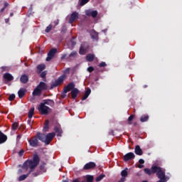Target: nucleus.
Returning a JSON list of instances; mask_svg holds the SVG:
<instances>
[{"instance_id":"1","label":"nucleus","mask_w":182,"mask_h":182,"mask_svg":"<svg viewBox=\"0 0 182 182\" xmlns=\"http://www.w3.org/2000/svg\"><path fill=\"white\" fill-rule=\"evenodd\" d=\"M39 161H41V158H39V155L38 154H34L33 156V159L26 160L23 165H19V167H21L23 170L25 171H28V168H30L29 173H32L33 168L39 164Z\"/></svg>"},{"instance_id":"2","label":"nucleus","mask_w":182,"mask_h":182,"mask_svg":"<svg viewBox=\"0 0 182 182\" xmlns=\"http://www.w3.org/2000/svg\"><path fill=\"white\" fill-rule=\"evenodd\" d=\"M151 170H152L153 174L156 173L158 178H167V177H166V169L158 166H153Z\"/></svg>"},{"instance_id":"3","label":"nucleus","mask_w":182,"mask_h":182,"mask_svg":"<svg viewBox=\"0 0 182 182\" xmlns=\"http://www.w3.org/2000/svg\"><path fill=\"white\" fill-rule=\"evenodd\" d=\"M65 79H66V75H63L60 76L57 80H55V82H53L50 85V90L52 89H55V87H58V86H60V85L63 84V82H65Z\"/></svg>"},{"instance_id":"4","label":"nucleus","mask_w":182,"mask_h":182,"mask_svg":"<svg viewBox=\"0 0 182 182\" xmlns=\"http://www.w3.org/2000/svg\"><path fill=\"white\" fill-rule=\"evenodd\" d=\"M89 50H90V46H89V43L86 42L82 43L79 49V54L86 55Z\"/></svg>"},{"instance_id":"5","label":"nucleus","mask_w":182,"mask_h":182,"mask_svg":"<svg viewBox=\"0 0 182 182\" xmlns=\"http://www.w3.org/2000/svg\"><path fill=\"white\" fill-rule=\"evenodd\" d=\"M49 107L44 105V104H40L38 110L41 114H48L49 113Z\"/></svg>"},{"instance_id":"6","label":"nucleus","mask_w":182,"mask_h":182,"mask_svg":"<svg viewBox=\"0 0 182 182\" xmlns=\"http://www.w3.org/2000/svg\"><path fill=\"white\" fill-rule=\"evenodd\" d=\"M58 52V49L56 48H52L48 53V57L46 58V60L47 62H49V60H52L53 59V57L55 55H56Z\"/></svg>"},{"instance_id":"7","label":"nucleus","mask_w":182,"mask_h":182,"mask_svg":"<svg viewBox=\"0 0 182 182\" xmlns=\"http://www.w3.org/2000/svg\"><path fill=\"white\" fill-rule=\"evenodd\" d=\"M56 136V134L55 132L48 133L47 135H46V144H49L51 141V140H53V137Z\"/></svg>"},{"instance_id":"8","label":"nucleus","mask_w":182,"mask_h":182,"mask_svg":"<svg viewBox=\"0 0 182 182\" xmlns=\"http://www.w3.org/2000/svg\"><path fill=\"white\" fill-rule=\"evenodd\" d=\"M136 157V155H134V154L133 152H129L126 154L124 156V161H129L130 160H134V158Z\"/></svg>"},{"instance_id":"9","label":"nucleus","mask_w":182,"mask_h":182,"mask_svg":"<svg viewBox=\"0 0 182 182\" xmlns=\"http://www.w3.org/2000/svg\"><path fill=\"white\" fill-rule=\"evenodd\" d=\"M77 19H79V13L75 11L70 16L69 23H73Z\"/></svg>"},{"instance_id":"10","label":"nucleus","mask_w":182,"mask_h":182,"mask_svg":"<svg viewBox=\"0 0 182 182\" xmlns=\"http://www.w3.org/2000/svg\"><path fill=\"white\" fill-rule=\"evenodd\" d=\"M90 34L92 39H93L94 41H96V42L99 41V33L96 32L95 29L90 30Z\"/></svg>"},{"instance_id":"11","label":"nucleus","mask_w":182,"mask_h":182,"mask_svg":"<svg viewBox=\"0 0 182 182\" xmlns=\"http://www.w3.org/2000/svg\"><path fill=\"white\" fill-rule=\"evenodd\" d=\"M73 89H76L75 87V83H73V82H69L64 89V93H68V92H70L73 90Z\"/></svg>"},{"instance_id":"12","label":"nucleus","mask_w":182,"mask_h":182,"mask_svg":"<svg viewBox=\"0 0 182 182\" xmlns=\"http://www.w3.org/2000/svg\"><path fill=\"white\" fill-rule=\"evenodd\" d=\"M95 167H96V163L89 162V163H87L84 166L83 169L84 170H92V168H95Z\"/></svg>"},{"instance_id":"13","label":"nucleus","mask_w":182,"mask_h":182,"mask_svg":"<svg viewBox=\"0 0 182 182\" xmlns=\"http://www.w3.org/2000/svg\"><path fill=\"white\" fill-rule=\"evenodd\" d=\"M3 77L6 82H12L14 80V75L9 73H4Z\"/></svg>"},{"instance_id":"14","label":"nucleus","mask_w":182,"mask_h":182,"mask_svg":"<svg viewBox=\"0 0 182 182\" xmlns=\"http://www.w3.org/2000/svg\"><path fill=\"white\" fill-rule=\"evenodd\" d=\"M20 82L21 83H23V85H26L28 82H29V76L28 75H21L20 77Z\"/></svg>"},{"instance_id":"15","label":"nucleus","mask_w":182,"mask_h":182,"mask_svg":"<svg viewBox=\"0 0 182 182\" xmlns=\"http://www.w3.org/2000/svg\"><path fill=\"white\" fill-rule=\"evenodd\" d=\"M28 143L30 144V146H31V147H37L38 146V138L37 137H34V138H31L28 140Z\"/></svg>"},{"instance_id":"16","label":"nucleus","mask_w":182,"mask_h":182,"mask_svg":"<svg viewBox=\"0 0 182 182\" xmlns=\"http://www.w3.org/2000/svg\"><path fill=\"white\" fill-rule=\"evenodd\" d=\"M37 87L39 88L41 92H43V90H48V84L41 81L37 85Z\"/></svg>"},{"instance_id":"17","label":"nucleus","mask_w":182,"mask_h":182,"mask_svg":"<svg viewBox=\"0 0 182 182\" xmlns=\"http://www.w3.org/2000/svg\"><path fill=\"white\" fill-rule=\"evenodd\" d=\"M54 132L57 133V136L58 137H62V134L63 133V131L62 130V128L59 126H55L53 129Z\"/></svg>"},{"instance_id":"18","label":"nucleus","mask_w":182,"mask_h":182,"mask_svg":"<svg viewBox=\"0 0 182 182\" xmlns=\"http://www.w3.org/2000/svg\"><path fill=\"white\" fill-rule=\"evenodd\" d=\"M36 137H37V139H38V140H40V141H42L43 143H45L46 138V135L45 134L38 132L36 134Z\"/></svg>"},{"instance_id":"19","label":"nucleus","mask_w":182,"mask_h":182,"mask_svg":"<svg viewBox=\"0 0 182 182\" xmlns=\"http://www.w3.org/2000/svg\"><path fill=\"white\" fill-rule=\"evenodd\" d=\"M80 93V91L77 88H74L71 90V97L72 99H76L77 97V95Z\"/></svg>"},{"instance_id":"20","label":"nucleus","mask_w":182,"mask_h":182,"mask_svg":"<svg viewBox=\"0 0 182 182\" xmlns=\"http://www.w3.org/2000/svg\"><path fill=\"white\" fill-rule=\"evenodd\" d=\"M32 95H33V97H35V96H41V95H42V91H41V89H39L38 87H36L33 90V91L32 92Z\"/></svg>"},{"instance_id":"21","label":"nucleus","mask_w":182,"mask_h":182,"mask_svg":"<svg viewBox=\"0 0 182 182\" xmlns=\"http://www.w3.org/2000/svg\"><path fill=\"white\" fill-rule=\"evenodd\" d=\"M6 140H8V136H6V135L4 134V133L0 131V144H2V143H5Z\"/></svg>"},{"instance_id":"22","label":"nucleus","mask_w":182,"mask_h":182,"mask_svg":"<svg viewBox=\"0 0 182 182\" xmlns=\"http://www.w3.org/2000/svg\"><path fill=\"white\" fill-rule=\"evenodd\" d=\"M45 69H46V65H45V64L37 65V73H41Z\"/></svg>"},{"instance_id":"23","label":"nucleus","mask_w":182,"mask_h":182,"mask_svg":"<svg viewBox=\"0 0 182 182\" xmlns=\"http://www.w3.org/2000/svg\"><path fill=\"white\" fill-rule=\"evenodd\" d=\"M135 154H137V156H143V150H141V148H140L139 145L135 146Z\"/></svg>"},{"instance_id":"24","label":"nucleus","mask_w":182,"mask_h":182,"mask_svg":"<svg viewBox=\"0 0 182 182\" xmlns=\"http://www.w3.org/2000/svg\"><path fill=\"white\" fill-rule=\"evenodd\" d=\"M18 95L19 99H22V97H23V96H25V95H26V90H25L23 88H21L18 91Z\"/></svg>"},{"instance_id":"25","label":"nucleus","mask_w":182,"mask_h":182,"mask_svg":"<svg viewBox=\"0 0 182 182\" xmlns=\"http://www.w3.org/2000/svg\"><path fill=\"white\" fill-rule=\"evenodd\" d=\"M90 93H92V90H90V88L87 89V90L85 92L84 96L82 97L81 100H86V99H87V97H89V95H90Z\"/></svg>"},{"instance_id":"26","label":"nucleus","mask_w":182,"mask_h":182,"mask_svg":"<svg viewBox=\"0 0 182 182\" xmlns=\"http://www.w3.org/2000/svg\"><path fill=\"white\" fill-rule=\"evenodd\" d=\"M85 59L87 62H93V60H95V55L89 53L86 55Z\"/></svg>"},{"instance_id":"27","label":"nucleus","mask_w":182,"mask_h":182,"mask_svg":"<svg viewBox=\"0 0 182 182\" xmlns=\"http://www.w3.org/2000/svg\"><path fill=\"white\" fill-rule=\"evenodd\" d=\"M31 174V172H28L27 174L21 175L18 177V181H23V180H26L29 175Z\"/></svg>"},{"instance_id":"28","label":"nucleus","mask_w":182,"mask_h":182,"mask_svg":"<svg viewBox=\"0 0 182 182\" xmlns=\"http://www.w3.org/2000/svg\"><path fill=\"white\" fill-rule=\"evenodd\" d=\"M85 178L87 182H93V180H95V177L92 175H86Z\"/></svg>"},{"instance_id":"29","label":"nucleus","mask_w":182,"mask_h":182,"mask_svg":"<svg viewBox=\"0 0 182 182\" xmlns=\"http://www.w3.org/2000/svg\"><path fill=\"white\" fill-rule=\"evenodd\" d=\"M149 119V115L147 114H144L140 117V122L141 123H144V122H147Z\"/></svg>"},{"instance_id":"30","label":"nucleus","mask_w":182,"mask_h":182,"mask_svg":"<svg viewBox=\"0 0 182 182\" xmlns=\"http://www.w3.org/2000/svg\"><path fill=\"white\" fill-rule=\"evenodd\" d=\"M33 113H35V108H31L30 110L28 111V119H32L33 116Z\"/></svg>"},{"instance_id":"31","label":"nucleus","mask_w":182,"mask_h":182,"mask_svg":"<svg viewBox=\"0 0 182 182\" xmlns=\"http://www.w3.org/2000/svg\"><path fill=\"white\" fill-rule=\"evenodd\" d=\"M90 0H78V5L80 6H85Z\"/></svg>"},{"instance_id":"32","label":"nucleus","mask_w":182,"mask_h":182,"mask_svg":"<svg viewBox=\"0 0 182 182\" xmlns=\"http://www.w3.org/2000/svg\"><path fill=\"white\" fill-rule=\"evenodd\" d=\"M48 130H49V119H47L45 122V124L43 127V132H48Z\"/></svg>"},{"instance_id":"33","label":"nucleus","mask_w":182,"mask_h":182,"mask_svg":"<svg viewBox=\"0 0 182 182\" xmlns=\"http://www.w3.org/2000/svg\"><path fill=\"white\" fill-rule=\"evenodd\" d=\"M127 170H129V168H126L125 169H124L121 171L122 177H127V176L129 174L127 172Z\"/></svg>"},{"instance_id":"34","label":"nucleus","mask_w":182,"mask_h":182,"mask_svg":"<svg viewBox=\"0 0 182 182\" xmlns=\"http://www.w3.org/2000/svg\"><path fill=\"white\" fill-rule=\"evenodd\" d=\"M77 55V52L73 51L66 59L67 60H69L70 58H76Z\"/></svg>"},{"instance_id":"35","label":"nucleus","mask_w":182,"mask_h":182,"mask_svg":"<svg viewBox=\"0 0 182 182\" xmlns=\"http://www.w3.org/2000/svg\"><path fill=\"white\" fill-rule=\"evenodd\" d=\"M145 174H148V176H151L153 174V171L149 168H146L144 169Z\"/></svg>"},{"instance_id":"36","label":"nucleus","mask_w":182,"mask_h":182,"mask_svg":"<svg viewBox=\"0 0 182 182\" xmlns=\"http://www.w3.org/2000/svg\"><path fill=\"white\" fill-rule=\"evenodd\" d=\"M105 177H106V175L100 174V176H98L96 178L95 181H97V182L102 181V180H103V178H105Z\"/></svg>"},{"instance_id":"37","label":"nucleus","mask_w":182,"mask_h":182,"mask_svg":"<svg viewBox=\"0 0 182 182\" xmlns=\"http://www.w3.org/2000/svg\"><path fill=\"white\" fill-rule=\"evenodd\" d=\"M134 119V114H132L128 118V124H133V119Z\"/></svg>"},{"instance_id":"38","label":"nucleus","mask_w":182,"mask_h":182,"mask_svg":"<svg viewBox=\"0 0 182 182\" xmlns=\"http://www.w3.org/2000/svg\"><path fill=\"white\" fill-rule=\"evenodd\" d=\"M40 77H42V79H46V75H48V71L45 70L41 73H40Z\"/></svg>"},{"instance_id":"39","label":"nucleus","mask_w":182,"mask_h":182,"mask_svg":"<svg viewBox=\"0 0 182 182\" xmlns=\"http://www.w3.org/2000/svg\"><path fill=\"white\" fill-rule=\"evenodd\" d=\"M49 103H53V100H44L43 102H41V105H49Z\"/></svg>"},{"instance_id":"40","label":"nucleus","mask_w":182,"mask_h":182,"mask_svg":"<svg viewBox=\"0 0 182 182\" xmlns=\"http://www.w3.org/2000/svg\"><path fill=\"white\" fill-rule=\"evenodd\" d=\"M52 28H53V26H52V24H50L48 26L46 27L45 32L46 33H49L50 31H52Z\"/></svg>"},{"instance_id":"41","label":"nucleus","mask_w":182,"mask_h":182,"mask_svg":"<svg viewBox=\"0 0 182 182\" xmlns=\"http://www.w3.org/2000/svg\"><path fill=\"white\" fill-rule=\"evenodd\" d=\"M18 126V122H14L13 123L11 128L13 130H16Z\"/></svg>"},{"instance_id":"42","label":"nucleus","mask_w":182,"mask_h":182,"mask_svg":"<svg viewBox=\"0 0 182 182\" xmlns=\"http://www.w3.org/2000/svg\"><path fill=\"white\" fill-rule=\"evenodd\" d=\"M15 97H16L15 94H11L9 97V100L10 102H12V100H15Z\"/></svg>"},{"instance_id":"43","label":"nucleus","mask_w":182,"mask_h":182,"mask_svg":"<svg viewBox=\"0 0 182 182\" xmlns=\"http://www.w3.org/2000/svg\"><path fill=\"white\" fill-rule=\"evenodd\" d=\"M91 16L92 18H96V16H97V11H92L91 12Z\"/></svg>"},{"instance_id":"44","label":"nucleus","mask_w":182,"mask_h":182,"mask_svg":"<svg viewBox=\"0 0 182 182\" xmlns=\"http://www.w3.org/2000/svg\"><path fill=\"white\" fill-rule=\"evenodd\" d=\"M107 66V64H106L105 62H102L99 64V68H106Z\"/></svg>"},{"instance_id":"45","label":"nucleus","mask_w":182,"mask_h":182,"mask_svg":"<svg viewBox=\"0 0 182 182\" xmlns=\"http://www.w3.org/2000/svg\"><path fill=\"white\" fill-rule=\"evenodd\" d=\"M85 15L87 16H92V11H90V10L85 11Z\"/></svg>"},{"instance_id":"46","label":"nucleus","mask_w":182,"mask_h":182,"mask_svg":"<svg viewBox=\"0 0 182 182\" xmlns=\"http://www.w3.org/2000/svg\"><path fill=\"white\" fill-rule=\"evenodd\" d=\"M93 70H95V68H94L92 66L88 67L87 71H88L90 73H92V72H93Z\"/></svg>"},{"instance_id":"47","label":"nucleus","mask_w":182,"mask_h":182,"mask_svg":"<svg viewBox=\"0 0 182 182\" xmlns=\"http://www.w3.org/2000/svg\"><path fill=\"white\" fill-rule=\"evenodd\" d=\"M23 153H25V151H23V149L20 150L18 152L19 156L22 157L23 156Z\"/></svg>"},{"instance_id":"48","label":"nucleus","mask_w":182,"mask_h":182,"mask_svg":"<svg viewBox=\"0 0 182 182\" xmlns=\"http://www.w3.org/2000/svg\"><path fill=\"white\" fill-rule=\"evenodd\" d=\"M109 136H114V131L113 129H111V131L109 132Z\"/></svg>"},{"instance_id":"49","label":"nucleus","mask_w":182,"mask_h":182,"mask_svg":"<svg viewBox=\"0 0 182 182\" xmlns=\"http://www.w3.org/2000/svg\"><path fill=\"white\" fill-rule=\"evenodd\" d=\"M139 164H144V159H139Z\"/></svg>"},{"instance_id":"50","label":"nucleus","mask_w":182,"mask_h":182,"mask_svg":"<svg viewBox=\"0 0 182 182\" xmlns=\"http://www.w3.org/2000/svg\"><path fill=\"white\" fill-rule=\"evenodd\" d=\"M68 56V54H63L61 56V60H63V59H65V58Z\"/></svg>"},{"instance_id":"51","label":"nucleus","mask_w":182,"mask_h":182,"mask_svg":"<svg viewBox=\"0 0 182 182\" xmlns=\"http://www.w3.org/2000/svg\"><path fill=\"white\" fill-rule=\"evenodd\" d=\"M55 26H58L59 25V19H57L56 21H54Z\"/></svg>"},{"instance_id":"52","label":"nucleus","mask_w":182,"mask_h":182,"mask_svg":"<svg viewBox=\"0 0 182 182\" xmlns=\"http://www.w3.org/2000/svg\"><path fill=\"white\" fill-rule=\"evenodd\" d=\"M137 167H138V168H143V167H144V165H143V164H138Z\"/></svg>"},{"instance_id":"53","label":"nucleus","mask_w":182,"mask_h":182,"mask_svg":"<svg viewBox=\"0 0 182 182\" xmlns=\"http://www.w3.org/2000/svg\"><path fill=\"white\" fill-rule=\"evenodd\" d=\"M71 45L72 46H75L76 45V42L74 41L73 40H71Z\"/></svg>"},{"instance_id":"54","label":"nucleus","mask_w":182,"mask_h":182,"mask_svg":"<svg viewBox=\"0 0 182 182\" xmlns=\"http://www.w3.org/2000/svg\"><path fill=\"white\" fill-rule=\"evenodd\" d=\"M22 173H23V171H22V169H18V172H17L18 174H22Z\"/></svg>"},{"instance_id":"55","label":"nucleus","mask_w":182,"mask_h":182,"mask_svg":"<svg viewBox=\"0 0 182 182\" xmlns=\"http://www.w3.org/2000/svg\"><path fill=\"white\" fill-rule=\"evenodd\" d=\"M5 23H9V18H5Z\"/></svg>"},{"instance_id":"56","label":"nucleus","mask_w":182,"mask_h":182,"mask_svg":"<svg viewBox=\"0 0 182 182\" xmlns=\"http://www.w3.org/2000/svg\"><path fill=\"white\" fill-rule=\"evenodd\" d=\"M8 5H9L8 3H7V2H5V3H4V8L6 9V6H8Z\"/></svg>"},{"instance_id":"57","label":"nucleus","mask_w":182,"mask_h":182,"mask_svg":"<svg viewBox=\"0 0 182 182\" xmlns=\"http://www.w3.org/2000/svg\"><path fill=\"white\" fill-rule=\"evenodd\" d=\"M32 123V120L30 119L28 120V124L31 126V124Z\"/></svg>"},{"instance_id":"58","label":"nucleus","mask_w":182,"mask_h":182,"mask_svg":"<svg viewBox=\"0 0 182 182\" xmlns=\"http://www.w3.org/2000/svg\"><path fill=\"white\" fill-rule=\"evenodd\" d=\"M5 7H3L1 10H0V12H4V11H5Z\"/></svg>"},{"instance_id":"59","label":"nucleus","mask_w":182,"mask_h":182,"mask_svg":"<svg viewBox=\"0 0 182 182\" xmlns=\"http://www.w3.org/2000/svg\"><path fill=\"white\" fill-rule=\"evenodd\" d=\"M79 182H86V178H85V179H83V180H82V181H80H80H78Z\"/></svg>"},{"instance_id":"60","label":"nucleus","mask_w":182,"mask_h":182,"mask_svg":"<svg viewBox=\"0 0 182 182\" xmlns=\"http://www.w3.org/2000/svg\"><path fill=\"white\" fill-rule=\"evenodd\" d=\"M20 139H21V135H18L17 137H16V139L19 140Z\"/></svg>"},{"instance_id":"61","label":"nucleus","mask_w":182,"mask_h":182,"mask_svg":"<svg viewBox=\"0 0 182 182\" xmlns=\"http://www.w3.org/2000/svg\"><path fill=\"white\" fill-rule=\"evenodd\" d=\"M73 182H79V180L75 179V180H74Z\"/></svg>"},{"instance_id":"62","label":"nucleus","mask_w":182,"mask_h":182,"mask_svg":"<svg viewBox=\"0 0 182 182\" xmlns=\"http://www.w3.org/2000/svg\"><path fill=\"white\" fill-rule=\"evenodd\" d=\"M10 16H14V13H11Z\"/></svg>"},{"instance_id":"63","label":"nucleus","mask_w":182,"mask_h":182,"mask_svg":"<svg viewBox=\"0 0 182 182\" xmlns=\"http://www.w3.org/2000/svg\"><path fill=\"white\" fill-rule=\"evenodd\" d=\"M102 32H105V33H106V30H102Z\"/></svg>"},{"instance_id":"64","label":"nucleus","mask_w":182,"mask_h":182,"mask_svg":"<svg viewBox=\"0 0 182 182\" xmlns=\"http://www.w3.org/2000/svg\"><path fill=\"white\" fill-rule=\"evenodd\" d=\"M144 87H147V85H144Z\"/></svg>"}]
</instances>
